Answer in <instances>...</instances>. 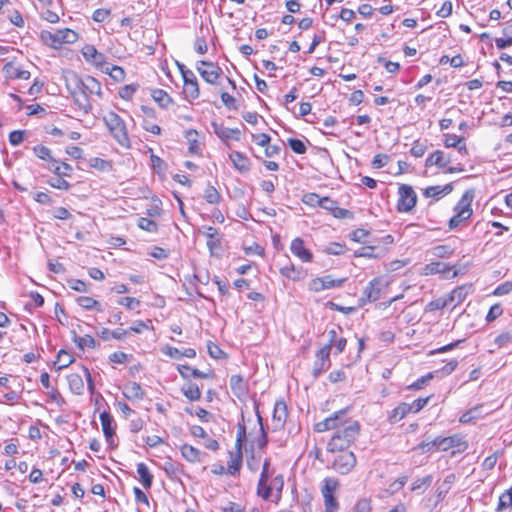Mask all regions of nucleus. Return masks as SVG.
Instances as JSON below:
<instances>
[{
    "mask_svg": "<svg viewBox=\"0 0 512 512\" xmlns=\"http://www.w3.org/2000/svg\"><path fill=\"white\" fill-rule=\"evenodd\" d=\"M177 369L183 378H189V377L193 376L195 378L205 379L210 376V373H206V372L200 371L198 369L191 368L187 365H179Z\"/></svg>",
    "mask_w": 512,
    "mask_h": 512,
    "instance_id": "obj_37",
    "label": "nucleus"
},
{
    "mask_svg": "<svg viewBox=\"0 0 512 512\" xmlns=\"http://www.w3.org/2000/svg\"><path fill=\"white\" fill-rule=\"evenodd\" d=\"M461 294H462L461 289H455L449 295L434 299L431 302H429L427 304L426 310L427 311H435V310L443 309V308L447 307L448 305H450L451 303H453L456 299H460Z\"/></svg>",
    "mask_w": 512,
    "mask_h": 512,
    "instance_id": "obj_17",
    "label": "nucleus"
},
{
    "mask_svg": "<svg viewBox=\"0 0 512 512\" xmlns=\"http://www.w3.org/2000/svg\"><path fill=\"white\" fill-rule=\"evenodd\" d=\"M182 456L190 461V462H200L201 461V452L188 444H184L180 448Z\"/></svg>",
    "mask_w": 512,
    "mask_h": 512,
    "instance_id": "obj_38",
    "label": "nucleus"
},
{
    "mask_svg": "<svg viewBox=\"0 0 512 512\" xmlns=\"http://www.w3.org/2000/svg\"><path fill=\"white\" fill-rule=\"evenodd\" d=\"M338 452L339 454L333 460L332 467L340 474H348L356 465V456L347 449Z\"/></svg>",
    "mask_w": 512,
    "mask_h": 512,
    "instance_id": "obj_10",
    "label": "nucleus"
},
{
    "mask_svg": "<svg viewBox=\"0 0 512 512\" xmlns=\"http://www.w3.org/2000/svg\"><path fill=\"white\" fill-rule=\"evenodd\" d=\"M2 72L7 80H28L31 76L28 70L23 69L12 61L7 62L3 66Z\"/></svg>",
    "mask_w": 512,
    "mask_h": 512,
    "instance_id": "obj_15",
    "label": "nucleus"
},
{
    "mask_svg": "<svg viewBox=\"0 0 512 512\" xmlns=\"http://www.w3.org/2000/svg\"><path fill=\"white\" fill-rule=\"evenodd\" d=\"M66 87L75 102L83 109L89 107L86 93L82 91L83 79L75 72H66L64 75Z\"/></svg>",
    "mask_w": 512,
    "mask_h": 512,
    "instance_id": "obj_6",
    "label": "nucleus"
},
{
    "mask_svg": "<svg viewBox=\"0 0 512 512\" xmlns=\"http://www.w3.org/2000/svg\"><path fill=\"white\" fill-rule=\"evenodd\" d=\"M137 90V85H126L119 91V95L122 99L129 100L132 98Z\"/></svg>",
    "mask_w": 512,
    "mask_h": 512,
    "instance_id": "obj_61",
    "label": "nucleus"
},
{
    "mask_svg": "<svg viewBox=\"0 0 512 512\" xmlns=\"http://www.w3.org/2000/svg\"><path fill=\"white\" fill-rule=\"evenodd\" d=\"M82 91H88L91 94H96L101 96L102 89L100 83L92 76H86L83 78Z\"/></svg>",
    "mask_w": 512,
    "mask_h": 512,
    "instance_id": "obj_34",
    "label": "nucleus"
},
{
    "mask_svg": "<svg viewBox=\"0 0 512 512\" xmlns=\"http://www.w3.org/2000/svg\"><path fill=\"white\" fill-rule=\"evenodd\" d=\"M138 227L150 233L157 231V224L153 220L144 217L138 220Z\"/></svg>",
    "mask_w": 512,
    "mask_h": 512,
    "instance_id": "obj_55",
    "label": "nucleus"
},
{
    "mask_svg": "<svg viewBox=\"0 0 512 512\" xmlns=\"http://www.w3.org/2000/svg\"><path fill=\"white\" fill-rule=\"evenodd\" d=\"M331 351V344H327L324 347H322L317 353L316 358L320 362L328 363L330 364L329 356Z\"/></svg>",
    "mask_w": 512,
    "mask_h": 512,
    "instance_id": "obj_60",
    "label": "nucleus"
},
{
    "mask_svg": "<svg viewBox=\"0 0 512 512\" xmlns=\"http://www.w3.org/2000/svg\"><path fill=\"white\" fill-rule=\"evenodd\" d=\"M183 393L190 401H197L201 398V391L196 384H189L183 389Z\"/></svg>",
    "mask_w": 512,
    "mask_h": 512,
    "instance_id": "obj_51",
    "label": "nucleus"
},
{
    "mask_svg": "<svg viewBox=\"0 0 512 512\" xmlns=\"http://www.w3.org/2000/svg\"><path fill=\"white\" fill-rule=\"evenodd\" d=\"M229 159L231 160L234 168L240 173H246L250 170L251 163L245 154L238 151H232L229 154Z\"/></svg>",
    "mask_w": 512,
    "mask_h": 512,
    "instance_id": "obj_19",
    "label": "nucleus"
},
{
    "mask_svg": "<svg viewBox=\"0 0 512 512\" xmlns=\"http://www.w3.org/2000/svg\"><path fill=\"white\" fill-rule=\"evenodd\" d=\"M73 361V357L68 352L60 350L58 352L57 361L55 362V365H58L57 369L61 370L68 367Z\"/></svg>",
    "mask_w": 512,
    "mask_h": 512,
    "instance_id": "obj_47",
    "label": "nucleus"
},
{
    "mask_svg": "<svg viewBox=\"0 0 512 512\" xmlns=\"http://www.w3.org/2000/svg\"><path fill=\"white\" fill-rule=\"evenodd\" d=\"M467 447V442L464 441L462 436L453 435L444 438H436L431 442H422L417 446V449L423 451H432L434 449L440 451L452 450V453L455 454L465 451Z\"/></svg>",
    "mask_w": 512,
    "mask_h": 512,
    "instance_id": "obj_3",
    "label": "nucleus"
},
{
    "mask_svg": "<svg viewBox=\"0 0 512 512\" xmlns=\"http://www.w3.org/2000/svg\"><path fill=\"white\" fill-rule=\"evenodd\" d=\"M287 418V407L283 401H278L274 405L273 420L277 425L282 426Z\"/></svg>",
    "mask_w": 512,
    "mask_h": 512,
    "instance_id": "obj_39",
    "label": "nucleus"
},
{
    "mask_svg": "<svg viewBox=\"0 0 512 512\" xmlns=\"http://www.w3.org/2000/svg\"><path fill=\"white\" fill-rule=\"evenodd\" d=\"M389 157L386 154H377L372 160V166L376 169L382 168L387 165Z\"/></svg>",
    "mask_w": 512,
    "mask_h": 512,
    "instance_id": "obj_64",
    "label": "nucleus"
},
{
    "mask_svg": "<svg viewBox=\"0 0 512 512\" xmlns=\"http://www.w3.org/2000/svg\"><path fill=\"white\" fill-rule=\"evenodd\" d=\"M230 387H231L232 392L239 398L246 394L247 385H246L243 377L240 375H232L231 376Z\"/></svg>",
    "mask_w": 512,
    "mask_h": 512,
    "instance_id": "obj_29",
    "label": "nucleus"
},
{
    "mask_svg": "<svg viewBox=\"0 0 512 512\" xmlns=\"http://www.w3.org/2000/svg\"><path fill=\"white\" fill-rule=\"evenodd\" d=\"M319 207L332 212L337 218H342L348 213L347 210L337 207V202L329 197H323Z\"/></svg>",
    "mask_w": 512,
    "mask_h": 512,
    "instance_id": "obj_27",
    "label": "nucleus"
},
{
    "mask_svg": "<svg viewBox=\"0 0 512 512\" xmlns=\"http://www.w3.org/2000/svg\"><path fill=\"white\" fill-rule=\"evenodd\" d=\"M322 198L316 193H307L303 196V202L309 206H319Z\"/></svg>",
    "mask_w": 512,
    "mask_h": 512,
    "instance_id": "obj_59",
    "label": "nucleus"
},
{
    "mask_svg": "<svg viewBox=\"0 0 512 512\" xmlns=\"http://www.w3.org/2000/svg\"><path fill=\"white\" fill-rule=\"evenodd\" d=\"M263 452L255 451L251 449L250 455L246 459V465L251 472H257L260 466H263L262 462Z\"/></svg>",
    "mask_w": 512,
    "mask_h": 512,
    "instance_id": "obj_31",
    "label": "nucleus"
},
{
    "mask_svg": "<svg viewBox=\"0 0 512 512\" xmlns=\"http://www.w3.org/2000/svg\"><path fill=\"white\" fill-rule=\"evenodd\" d=\"M432 481L433 478L430 475L416 479L411 485V491L424 492L431 485Z\"/></svg>",
    "mask_w": 512,
    "mask_h": 512,
    "instance_id": "obj_46",
    "label": "nucleus"
},
{
    "mask_svg": "<svg viewBox=\"0 0 512 512\" xmlns=\"http://www.w3.org/2000/svg\"><path fill=\"white\" fill-rule=\"evenodd\" d=\"M242 466V453L241 450L229 453L227 473L230 475H236Z\"/></svg>",
    "mask_w": 512,
    "mask_h": 512,
    "instance_id": "obj_26",
    "label": "nucleus"
},
{
    "mask_svg": "<svg viewBox=\"0 0 512 512\" xmlns=\"http://www.w3.org/2000/svg\"><path fill=\"white\" fill-rule=\"evenodd\" d=\"M184 137L189 145L188 150L190 154L200 155L201 154V141L199 133L194 129L186 130Z\"/></svg>",
    "mask_w": 512,
    "mask_h": 512,
    "instance_id": "obj_20",
    "label": "nucleus"
},
{
    "mask_svg": "<svg viewBox=\"0 0 512 512\" xmlns=\"http://www.w3.org/2000/svg\"><path fill=\"white\" fill-rule=\"evenodd\" d=\"M512 342V329H508L500 333L494 340V343L498 348L507 346Z\"/></svg>",
    "mask_w": 512,
    "mask_h": 512,
    "instance_id": "obj_50",
    "label": "nucleus"
},
{
    "mask_svg": "<svg viewBox=\"0 0 512 512\" xmlns=\"http://www.w3.org/2000/svg\"><path fill=\"white\" fill-rule=\"evenodd\" d=\"M33 151H34L35 155L42 160H47V161L51 162V159H53L51 157V150L46 146H43V145L35 146L33 148Z\"/></svg>",
    "mask_w": 512,
    "mask_h": 512,
    "instance_id": "obj_56",
    "label": "nucleus"
},
{
    "mask_svg": "<svg viewBox=\"0 0 512 512\" xmlns=\"http://www.w3.org/2000/svg\"><path fill=\"white\" fill-rule=\"evenodd\" d=\"M103 121L118 144L124 148H130L131 143L124 120L117 113L108 111Z\"/></svg>",
    "mask_w": 512,
    "mask_h": 512,
    "instance_id": "obj_4",
    "label": "nucleus"
},
{
    "mask_svg": "<svg viewBox=\"0 0 512 512\" xmlns=\"http://www.w3.org/2000/svg\"><path fill=\"white\" fill-rule=\"evenodd\" d=\"M444 145L448 148L453 147L458 150L459 153L466 155L467 148L464 137H458L455 134L444 135Z\"/></svg>",
    "mask_w": 512,
    "mask_h": 512,
    "instance_id": "obj_24",
    "label": "nucleus"
},
{
    "mask_svg": "<svg viewBox=\"0 0 512 512\" xmlns=\"http://www.w3.org/2000/svg\"><path fill=\"white\" fill-rule=\"evenodd\" d=\"M127 335L128 330L121 328L115 329L113 331L109 330L108 328H102L98 333V336L105 341H108L112 338L117 340H123L126 338Z\"/></svg>",
    "mask_w": 512,
    "mask_h": 512,
    "instance_id": "obj_30",
    "label": "nucleus"
},
{
    "mask_svg": "<svg viewBox=\"0 0 512 512\" xmlns=\"http://www.w3.org/2000/svg\"><path fill=\"white\" fill-rule=\"evenodd\" d=\"M183 92H184L186 98H188L190 100L197 99L200 94L197 79L187 81V83H185L183 86Z\"/></svg>",
    "mask_w": 512,
    "mask_h": 512,
    "instance_id": "obj_42",
    "label": "nucleus"
},
{
    "mask_svg": "<svg viewBox=\"0 0 512 512\" xmlns=\"http://www.w3.org/2000/svg\"><path fill=\"white\" fill-rule=\"evenodd\" d=\"M89 163L91 167L99 171H106L111 168V165L108 161L98 157L91 158Z\"/></svg>",
    "mask_w": 512,
    "mask_h": 512,
    "instance_id": "obj_57",
    "label": "nucleus"
},
{
    "mask_svg": "<svg viewBox=\"0 0 512 512\" xmlns=\"http://www.w3.org/2000/svg\"><path fill=\"white\" fill-rule=\"evenodd\" d=\"M399 199L397 209L399 212H410L417 203V195L412 186L407 184L400 185L398 189Z\"/></svg>",
    "mask_w": 512,
    "mask_h": 512,
    "instance_id": "obj_9",
    "label": "nucleus"
},
{
    "mask_svg": "<svg viewBox=\"0 0 512 512\" xmlns=\"http://www.w3.org/2000/svg\"><path fill=\"white\" fill-rule=\"evenodd\" d=\"M451 162V157L444 154L443 151L437 150L433 152L426 159L425 165L428 166H437L439 168L446 167Z\"/></svg>",
    "mask_w": 512,
    "mask_h": 512,
    "instance_id": "obj_23",
    "label": "nucleus"
},
{
    "mask_svg": "<svg viewBox=\"0 0 512 512\" xmlns=\"http://www.w3.org/2000/svg\"><path fill=\"white\" fill-rule=\"evenodd\" d=\"M212 127L214 130V133L223 141H227L230 139L239 141L241 132L237 128H228L223 126L222 124H218L216 122L212 123Z\"/></svg>",
    "mask_w": 512,
    "mask_h": 512,
    "instance_id": "obj_18",
    "label": "nucleus"
},
{
    "mask_svg": "<svg viewBox=\"0 0 512 512\" xmlns=\"http://www.w3.org/2000/svg\"><path fill=\"white\" fill-rule=\"evenodd\" d=\"M152 98L161 108H168L172 104V98L162 89H155Z\"/></svg>",
    "mask_w": 512,
    "mask_h": 512,
    "instance_id": "obj_41",
    "label": "nucleus"
},
{
    "mask_svg": "<svg viewBox=\"0 0 512 512\" xmlns=\"http://www.w3.org/2000/svg\"><path fill=\"white\" fill-rule=\"evenodd\" d=\"M204 198L210 204H217L220 200V194L213 186H208L204 191Z\"/></svg>",
    "mask_w": 512,
    "mask_h": 512,
    "instance_id": "obj_53",
    "label": "nucleus"
},
{
    "mask_svg": "<svg viewBox=\"0 0 512 512\" xmlns=\"http://www.w3.org/2000/svg\"><path fill=\"white\" fill-rule=\"evenodd\" d=\"M77 303L79 306H81L82 308H84L86 310L97 309L98 311H102L98 301H96L95 299H93L92 297H89V296L78 297Z\"/></svg>",
    "mask_w": 512,
    "mask_h": 512,
    "instance_id": "obj_45",
    "label": "nucleus"
},
{
    "mask_svg": "<svg viewBox=\"0 0 512 512\" xmlns=\"http://www.w3.org/2000/svg\"><path fill=\"white\" fill-rule=\"evenodd\" d=\"M427 146L419 141L414 142L410 152L414 157H422L426 152Z\"/></svg>",
    "mask_w": 512,
    "mask_h": 512,
    "instance_id": "obj_62",
    "label": "nucleus"
},
{
    "mask_svg": "<svg viewBox=\"0 0 512 512\" xmlns=\"http://www.w3.org/2000/svg\"><path fill=\"white\" fill-rule=\"evenodd\" d=\"M322 280H324L325 289H332L341 287L346 281V278L335 279L331 275H326L322 277Z\"/></svg>",
    "mask_w": 512,
    "mask_h": 512,
    "instance_id": "obj_54",
    "label": "nucleus"
},
{
    "mask_svg": "<svg viewBox=\"0 0 512 512\" xmlns=\"http://www.w3.org/2000/svg\"><path fill=\"white\" fill-rule=\"evenodd\" d=\"M82 55L86 62L95 66L101 71L107 64L105 55L99 52L93 45H85L82 48Z\"/></svg>",
    "mask_w": 512,
    "mask_h": 512,
    "instance_id": "obj_13",
    "label": "nucleus"
},
{
    "mask_svg": "<svg viewBox=\"0 0 512 512\" xmlns=\"http://www.w3.org/2000/svg\"><path fill=\"white\" fill-rule=\"evenodd\" d=\"M109 360L112 363L124 364V363L128 362L129 355L124 352H114V353L110 354Z\"/></svg>",
    "mask_w": 512,
    "mask_h": 512,
    "instance_id": "obj_63",
    "label": "nucleus"
},
{
    "mask_svg": "<svg viewBox=\"0 0 512 512\" xmlns=\"http://www.w3.org/2000/svg\"><path fill=\"white\" fill-rule=\"evenodd\" d=\"M389 281L386 277H376L371 280L363 291L362 301H376L381 297L382 291L387 288Z\"/></svg>",
    "mask_w": 512,
    "mask_h": 512,
    "instance_id": "obj_11",
    "label": "nucleus"
},
{
    "mask_svg": "<svg viewBox=\"0 0 512 512\" xmlns=\"http://www.w3.org/2000/svg\"><path fill=\"white\" fill-rule=\"evenodd\" d=\"M102 72L108 74L115 82H123L126 77L124 69L117 65L110 66L108 63L102 69Z\"/></svg>",
    "mask_w": 512,
    "mask_h": 512,
    "instance_id": "obj_33",
    "label": "nucleus"
},
{
    "mask_svg": "<svg viewBox=\"0 0 512 512\" xmlns=\"http://www.w3.org/2000/svg\"><path fill=\"white\" fill-rule=\"evenodd\" d=\"M100 422L103 429V433L107 440L112 438L114 434V428L112 426L113 424V418L108 412H102L100 414Z\"/></svg>",
    "mask_w": 512,
    "mask_h": 512,
    "instance_id": "obj_35",
    "label": "nucleus"
},
{
    "mask_svg": "<svg viewBox=\"0 0 512 512\" xmlns=\"http://www.w3.org/2000/svg\"><path fill=\"white\" fill-rule=\"evenodd\" d=\"M74 342L81 349H84V348H94L96 346L95 339L92 336H90V335L75 336L74 337Z\"/></svg>",
    "mask_w": 512,
    "mask_h": 512,
    "instance_id": "obj_49",
    "label": "nucleus"
},
{
    "mask_svg": "<svg viewBox=\"0 0 512 512\" xmlns=\"http://www.w3.org/2000/svg\"><path fill=\"white\" fill-rule=\"evenodd\" d=\"M339 481L336 478L329 477L324 479L321 493L324 499L325 512H336L339 504L334 497L335 491L339 488Z\"/></svg>",
    "mask_w": 512,
    "mask_h": 512,
    "instance_id": "obj_8",
    "label": "nucleus"
},
{
    "mask_svg": "<svg viewBox=\"0 0 512 512\" xmlns=\"http://www.w3.org/2000/svg\"><path fill=\"white\" fill-rule=\"evenodd\" d=\"M290 251L302 262H311L313 260L312 252L305 247L304 240L300 237H296L291 241Z\"/></svg>",
    "mask_w": 512,
    "mask_h": 512,
    "instance_id": "obj_16",
    "label": "nucleus"
},
{
    "mask_svg": "<svg viewBox=\"0 0 512 512\" xmlns=\"http://www.w3.org/2000/svg\"><path fill=\"white\" fill-rule=\"evenodd\" d=\"M123 394L130 401L142 400L145 395L142 387L136 382L126 384L123 388Z\"/></svg>",
    "mask_w": 512,
    "mask_h": 512,
    "instance_id": "obj_22",
    "label": "nucleus"
},
{
    "mask_svg": "<svg viewBox=\"0 0 512 512\" xmlns=\"http://www.w3.org/2000/svg\"><path fill=\"white\" fill-rule=\"evenodd\" d=\"M453 187L451 184H447L444 187L441 186H430L424 190V196L427 198H436L440 199L444 195L449 194L452 191Z\"/></svg>",
    "mask_w": 512,
    "mask_h": 512,
    "instance_id": "obj_28",
    "label": "nucleus"
},
{
    "mask_svg": "<svg viewBox=\"0 0 512 512\" xmlns=\"http://www.w3.org/2000/svg\"><path fill=\"white\" fill-rule=\"evenodd\" d=\"M288 144H289L290 148L292 149V151L297 154H304L307 150L304 142L299 139L291 138L288 140Z\"/></svg>",
    "mask_w": 512,
    "mask_h": 512,
    "instance_id": "obj_58",
    "label": "nucleus"
},
{
    "mask_svg": "<svg viewBox=\"0 0 512 512\" xmlns=\"http://www.w3.org/2000/svg\"><path fill=\"white\" fill-rule=\"evenodd\" d=\"M450 267L443 262H432L429 264H426L422 268V275L429 276L434 274H446L450 271Z\"/></svg>",
    "mask_w": 512,
    "mask_h": 512,
    "instance_id": "obj_25",
    "label": "nucleus"
},
{
    "mask_svg": "<svg viewBox=\"0 0 512 512\" xmlns=\"http://www.w3.org/2000/svg\"><path fill=\"white\" fill-rule=\"evenodd\" d=\"M454 253V248L450 245H437L431 249V254L437 258H448Z\"/></svg>",
    "mask_w": 512,
    "mask_h": 512,
    "instance_id": "obj_44",
    "label": "nucleus"
},
{
    "mask_svg": "<svg viewBox=\"0 0 512 512\" xmlns=\"http://www.w3.org/2000/svg\"><path fill=\"white\" fill-rule=\"evenodd\" d=\"M473 192L467 191L463 194L457 205L455 206V215L449 221V228H457L463 221L469 219L473 213L471 203L473 201Z\"/></svg>",
    "mask_w": 512,
    "mask_h": 512,
    "instance_id": "obj_5",
    "label": "nucleus"
},
{
    "mask_svg": "<svg viewBox=\"0 0 512 512\" xmlns=\"http://www.w3.org/2000/svg\"><path fill=\"white\" fill-rule=\"evenodd\" d=\"M49 169L58 176H70L73 171L71 165L55 159H51Z\"/></svg>",
    "mask_w": 512,
    "mask_h": 512,
    "instance_id": "obj_32",
    "label": "nucleus"
},
{
    "mask_svg": "<svg viewBox=\"0 0 512 512\" xmlns=\"http://www.w3.org/2000/svg\"><path fill=\"white\" fill-rule=\"evenodd\" d=\"M196 69L203 80L212 85L217 84L222 73L219 66L203 60L197 62Z\"/></svg>",
    "mask_w": 512,
    "mask_h": 512,
    "instance_id": "obj_12",
    "label": "nucleus"
},
{
    "mask_svg": "<svg viewBox=\"0 0 512 512\" xmlns=\"http://www.w3.org/2000/svg\"><path fill=\"white\" fill-rule=\"evenodd\" d=\"M201 232L207 238V246L211 252L220 247V235L216 228L205 226Z\"/></svg>",
    "mask_w": 512,
    "mask_h": 512,
    "instance_id": "obj_21",
    "label": "nucleus"
},
{
    "mask_svg": "<svg viewBox=\"0 0 512 512\" xmlns=\"http://www.w3.org/2000/svg\"><path fill=\"white\" fill-rule=\"evenodd\" d=\"M269 467L270 460L265 459L263 461V469L257 486V494L264 500L271 499L277 502L281 497L284 479L282 475H277L271 480L270 484H268V480L271 477Z\"/></svg>",
    "mask_w": 512,
    "mask_h": 512,
    "instance_id": "obj_2",
    "label": "nucleus"
},
{
    "mask_svg": "<svg viewBox=\"0 0 512 512\" xmlns=\"http://www.w3.org/2000/svg\"><path fill=\"white\" fill-rule=\"evenodd\" d=\"M83 378L87 380L88 389L91 393H93L94 384L92 381L91 374L86 367L80 366L78 371L72 372L67 376L69 388L76 395H81L84 392Z\"/></svg>",
    "mask_w": 512,
    "mask_h": 512,
    "instance_id": "obj_7",
    "label": "nucleus"
},
{
    "mask_svg": "<svg viewBox=\"0 0 512 512\" xmlns=\"http://www.w3.org/2000/svg\"><path fill=\"white\" fill-rule=\"evenodd\" d=\"M439 63L441 65H445V64H450L452 67L454 68H458V67H461L463 65V59L461 57V55H456V56H453V57H449L447 55H443L440 60H439Z\"/></svg>",
    "mask_w": 512,
    "mask_h": 512,
    "instance_id": "obj_52",
    "label": "nucleus"
},
{
    "mask_svg": "<svg viewBox=\"0 0 512 512\" xmlns=\"http://www.w3.org/2000/svg\"><path fill=\"white\" fill-rule=\"evenodd\" d=\"M41 39L46 45L58 49L64 43L76 42L78 34H41Z\"/></svg>",
    "mask_w": 512,
    "mask_h": 512,
    "instance_id": "obj_14",
    "label": "nucleus"
},
{
    "mask_svg": "<svg viewBox=\"0 0 512 512\" xmlns=\"http://www.w3.org/2000/svg\"><path fill=\"white\" fill-rule=\"evenodd\" d=\"M411 412L412 411L408 403H401L392 411L390 420L392 422H398Z\"/></svg>",
    "mask_w": 512,
    "mask_h": 512,
    "instance_id": "obj_43",
    "label": "nucleus"
},
{
    "mask_svg": "<svg viewBox=\"0 0 512 512\" xmlns=\"http://www.w3.org/2000/svg\"><path fill=\"white\" fill-rule=\"evenodd\" d=\"M137 473L144 488L149 489L152 485L153 475L150 473L147 465L145 463H139L137 465Z\"/></svg>",
    "mask_w": 512,
    "mask_h": 512,
    "instance_id": "obj_36",
    "label": "nucleus"
},
{
    "mask_svg": "<svg viewBox=\"0 0 512 512\" xmlns=\"http://www.w3.org/2000/svg\"><path fill=\"white\" fill-rule=\"evenodd\" d=\"M512 507V486L499 497L497 511Z\"/></svg>",
    "mask_w": 512,
    "mask_h": 512,
    "instance_id": "obj_48",
    "label": "nucleus"
},
{
    "mask_svg": "<svg viewBox=\"0 0 512 512\" xmlns=\"http://www.w3.org/2000/svg\"><path fill=\"white\" fill-rule=\"evenodd\" d=\"M314 429L319 433L334 430L328 442V451L337 452L348 449L354 443L360 432V424L348 418L347 410L343 409L316 423Z\"/></svg>",
    "mask_w": 512,
    "mask_h": 512,
    "instance_id": "obj_1",
    "label": "nucleus"
},
{
    "mask_svg": "<svg viewBox=\"0 0 512 512\" xmlns=\"http://www.w3.org/2000/svg\"><path fill=\"white\" fill-rule=\"evenodd\" d=\"M329 343L331 344V348L334 346L336 348V353H342L347 344V340L344 337H337L336 329H331L328 331Z\"/></svg>",
    "mask_w": 512,
    "mask_h": 512,
    "instance_id": "obj_40",
    "label": "nucleus"
}]
</instances>
